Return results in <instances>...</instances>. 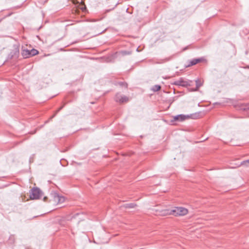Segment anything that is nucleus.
Wrapping results in <instances>:
<instances>
[{
    "label": "nucleus",
    "mask_w": 249,
    "mask_h": 249,
    "mask_svg": "<svg viewBox=\"0 0 249 249\" xmlns=\"http://www.w3.org/2000/svg\"><path fill=\"white\" fill-rule=\"evenodd\" d=\"M188 211L187 209L183 207H176L174 210L170 212L168 210H164L161 212V215H166L168 214H173L175 216L184 215L188 213Z\"/></svg>",
    "instance_id": "1"
},
{
    "label": "nucleus",
    "mask_w": 249,
    "mask_h": 249,
    "mask_svg": "<svg viewBox=\"0 0 249 249\" xmlns=\"http://www.w3.org/2000/svg\"><path fill=\"white\" fill-rule=\"evenodd\" d=\"M43 194L42 192L38 188H33L30 193L31 199H37L40 198Z\"/></svg>",
    "instance_id": "2"
},
{
    "label": "nucleus",
    "mask_w": 249,
    "mask_h": 249,
    "mask_svg": "<svg viewBox=\"0 0 249 249\" xmlns=\"http://www.w3.org/2000/svg\"><path fill=\"white\" fill-rule=\"evenodd\" d=\"M191 82H192L191 81H186L183 78L181 77L179 79L174 81L173 84L178 86L187 87L191 86Z\"/></svg>",
    "instance_id": "3"
},
{
    "label": "nucleus",
    "mask_w": 249,
    "mask_h": 249,
    "mask_svg": "<svg viewBox=\"0 0 249 249\" xmlns=\"http://www.w3.org/2000/svg\"><path fill=\"white\" fill-rule=\"evenodd\" d=\"M114 100L116 102L122 104L128 102L129 98L125 95H123L118 93L115 95Z\"/></svg>",
    "instance_id": "4"
},
{
    "label": "nucleus",
    "mask_w": 249,
    "mask_h": 249,
    "mask_svg": "<svg viewBox=\"0 0 249 249\" xmlns=\"http://www.w3.org/2000/svg\"><path fill=\"white\" fill-rule=\"evenodd\" d=\"M203 60V58H195L192 60H191L189 61V64L187 66H186V67H189L193 65H195L199 62H202Z\"/></svg>",
    "instance_id": "5"
},
{
    "label": "nucleus",
    "mask_w": 249,
    "mask_h": 249,
    "mask_svg": "<svg viewBox=\"0 0 249 249\" xmlns=\"http://www.w3.org/2000/svg\"><path fill=\"white\" fill-rule=\"evenodd\" d=\"M30 50H28L27 49L25 50H22L21 52V54L23 56V57L25 58H28L31 57L30 56Z\"/></svg>",
    "instance_id": "6"
},
{
    "label": "nucleus",
    "mask_w": 249,
    "mask_h": 249,
    "mask_svg": "<svg viewBox=\"0 0 249 249\" xmlns=\"http://www.w3.org/2000/svg\"><path fill=\"white\" fill-rule=\"evenodd\" d=\"M196 87L195 89L192 90V91H197L198 90V89L202 86V83L201 82V80L199 79H197L196 80Z\"/></svg>",
    "instance_id": "7"
},
{
    "label": "nucleus",
    "mask_w": 249,
    "mask_h": 249,
    "mask_svg": "<svg viewBox=\"0 0 249 249\" xmlns=\"http://www.w3.org/2000/svg\"><path fill=\"white\" fill-rule=\"evenodd\" d=\"M178 117L179 118V121L181 122L183 121L186 119L190 118V116L189 115H184L182 114L178 115Z\"/></svg>",
    "instance_id": "8"
},
{
    "label": "nucleus",
    "mask_w": 249,
    "mask_h": 249,
    "mask_svg": "<svg viewBox=\"0 0 249 249\" xmlns=\"http://www.w3.org/2000/svg\"><path fill=\"white\" fill-rule=\"evenodd\" d=\"M136 206H137V205L136 204L131 203L125 204L124 205V207L125 208H134Z\"/></svg>",
    "instance_id": "9"
},
{
    "label": "nucleus",
    "mask_w": 249,
    "mask_h": 249,
    "mask_svg": "<svg viewBox=\"0 0 249 249\" xmlns=\"http://www.w3.org/2000/svg\"><path fill=\"white\" fill-rule=\"evenodd\" d=\"M190 118L192 119H196L199 118L200 113H195L194 114H190Z\"/></svg>",
    "instance_id": "10"
},
{
    "label": "nucleus",
    "mask_w": 249,
    "mask_h": 249,
    "mask_svg": "<svg viewBox=\"0 0 249 249\" xmlns=\"http://www.w3.org/2000/svg\"><path fill=\"white\" fill-rule=\"evenodd\" d=\"M30 56H34V55L38 54V51H37L35 49H32L31 50H30Z\"/></svg>",
    "instance_id": "11"
},
{
    "label": "nucleus",
    "mask_w": 249,
    "mask_h": 249,
    "mask_svg": "<svg viewBox=\"0 0 249 249\" xmlns=\"http://www.w3.org/2000/svg\"><path fill=\"white\" fill-rule=\"evenodd\" d=\"M161 89V87L159 85H154L152 88V90L154 91H158L159 90H160Z\"/></svg>",
    "instance_id": "12"
},
{
    "label": "nucleus",
    "mask_w": 249,
    "mask_h": 249,
    "mask_svg": "<svg viewBox=\"0 0 249 249\" xmlns=\"http://www.w3.org/2000/svg\"><path fill=\"white\" fill-rule=\"evenodd\" d=\"M118 84L121 87H124L125 88H127V84L125 82H120L118 83Z\"/></svg>",
    "instance_id": "13"
},
{
    "label": "nucleus",
    "mask_w": 249,
    "mask_h": 249,
    "mask_svg": "<svg viewBox=\"0 0 249 249\" xmlns=\"http://www.w3.org/2000/svg\"><path fill=\"white\" fill-rule=\"evenodd\" d=\"M247 163H249V160H245V161H243V162H242L241 163V165H244V164H246Z\"/></svg>",
    "instance_id": "14"
},
{
    "label": "nucleus",
    "mask_w": 249,
    "mask_h": 249,
    "mask_svg": "<svg viewBox=\"0 0 249 249\" xmlns=\"http://www.w3.org/2000/svg\"><path fill=\"white\" fill-rule=\"evenodd\" d=\"M174 121H179V118L178 115L175 116L174 117Z\"/></svg>",
    "instance_id": "15"
},
{
    "label": "nucleus",
    "mask_w": 249,
    "mask_h": 249,
    "mask_svg": "<svg viewBox=\"0 0 249 249\" xmlns=\"http://www.w3.org/2000/svg\"><path fill=\"white\" fill-rule=\"evenodd\" d=\"M65 104H64V105H63L62 106H61L60 108H58V109L56 111V113H57V112H58L60 110H61V109L64 107L65 106Z\"/></svg>",
    "instance_id": "16"
},
{
    "label": "nucleus",
    "mask_w": 249,
    "mask_h": 249,
    "mask_svg": "<svg viewBox=\"0 0 249 249\" xmlns=\"http://www.w3.org/2000/svg\"><path fill=\"white\" fill-rule=\"evenodd\" d=\"M47 199H48V198H47V196H44V197H43V201H47Z\"/></svg>",
    "instance_id": "17"
},
{
    "label": "nucleus",
    "mask_w": 249,
    "mask_h": 249,
    "mask_svg": "<svg viewBox=\"0 0 249 249\" xmlns=\"http://www.w3.org/2000/svg\"><path fill=\"white\" fill-rule=\"evenodd\" d=\"M79 215V213H76V214H75L73 216H72V218H75L76 217V216H77Z\"/></svg>",
    "instance_id": "18"
},
{
    "label": "nucleus",
    "mask_w": 249,
    "mask_h": 249,
    "mask_svg": "<svg viewBox=\"0 0 249 249\" xmlns=\"http://www.w3.org/2000/svg\"><path fill=\"white\" fill-rule=\"evenodd\" d=\"M81 9L82 10V11H84L86 9L85 6H84V7H81Z\"/></svg>",
    "instance_id": "19"
},
{
    "label": "nucleus",
    "mask_w": 249,
    "mask_h": 249,
    "mask_svg": "<svg viewBox=\"0 0 249 249\" xmlns=\"http://www.w3.org/2000/svg\"><path fill=\"white\" fill-rule=\"evenodd\" d=\"M123 53L124 54H127V53H126V52H123Z\"/></svg>",
    "instance_id": "20"
},
{
    "label": "nucleus",
    "mask_w": 249,
    "mask_h": 249,
    "mask_svg": "<svg viewBox=\"0 0 249 249\" xmlns=\"http://www.w3.org/2000/svg\"><path fill=\"white\" fill-rule=\"evenodd\" d=\"M1 19H0V22H1Z\"/></svg>",
    "instance_id": "21"
}]
</instances>
